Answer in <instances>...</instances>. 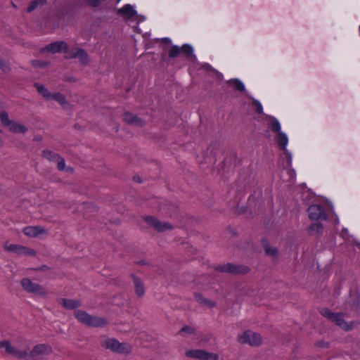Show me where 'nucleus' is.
Segmentation results:
<instances>
[{
	"instance_id": "nucleus-1",
	"label": "nucleus",
	"mask_w": 360,
	"mask_h": 360,
	"mask_svg": "<svg viewBox=\"0 0 360 360\" xmlns=\"http://www.w3.org/2000/svg\"><path fill=\"white\" fill-rule=\"evenodd\" d=\"M320 312L322 316H325L330 321L334 323L335 325L345 331L352 330L357 327L359 324V322L357 321L347 322L343 319V315L342 314L333 313L330 309L326 308L322 309Z\"/></svg>"
},
{
	"instance_id": "nucleus-2",
	"label": "nucleus",
	"mask_w": 360,
	"mask_h": 360,
	"mask_svg": "<svg viewBox=\"0 0 360 360\" xmlns=\"http://www.w3.org/2000/svg\"><path fill=\"white\" fill-rule=\"evenodd\" d=\"M74 315L81 323L91 327L104 326L107 324L106 320L103 317L91 316L84 311L77 310Z\"/></svg>"
},
{
	"instance_id": "nucleus-3",
	"label": "nucleus",
	"mask_w": 360,
	"mask_h": 360,
	"mask_svg": "<svg viewBox=\"0 0 360 360\" xmlns=\"http://www.w3.org/2000/svg\"><path fill=\"white\" fill-rule=\"evenodd\" d=\"M237 340L242 345L259 347L262 345L263 339L259 333L251 330H246L237 335Z\"/></svg>"
},
{
	"instance_id": "nucleus-4",
	"label": "nucleus",
	"mask_w": 360,
	"mask_h": 360,
	"mask_svg": "<svg viewBox=\"0 0 360 360\" xmlns=\"http://www.w3.org/2000/svg\"><path fill=\"white\" fill-rule=\"evenodd\" d=\"M0 349L11 354L13 357L17 359H25L28 356V348L27 346L24 347H17L12 345L11 342L8 340H0Z\"/></svg>"
},
{
	"instance_id": "nucleus-5",
	"label": "nucleus",
	"mask_w": 360,
	"mask_h": 360,
	"mask_svg": "<svg viewBox=\"0 0 360 360\" xmlns=\"http://www.w3.org/2000/svg\"><path fill=\"white\" fill-rule=\"evenodd\" d=\"M1 123L13 133L24 134L28 131L25 124L11 120L6 112H1Z\"/></svg>"
},
{
	"instance_id": "nucleus-6",
	"label": "nucleus",
	"mask_w": 360,
	"mask_h": 360,
	"mask_svg": "<svg viewBox=\"0 0 360 360\" xmlns=\"http://www.w3.org/2000/svg\"><path fill=\"white\" fill-rule=\"evenodd\" d=\"M22 288L30 293L36 294L37 295L45 297L47 295L46 290L41 285L32 282L30 278H25L21 282Z\"/></svg>"
},
{
	"instance_id": "nucleus-7",
	"label": "nucleus",
	"mask_w": 360,
	"mask_h": 360,
	"mask_svg": "<svg viewBox=\"0 0 360 360\" xmlns=\"http://www.w3.org/2000/svg\"><path fill=\"white\" fill-rule=\"evenodd\" d=\"M4 248L6 252H12L18 255L34 257L37 255L35 250L18 244H11L6 243L4 245Z\"/></svg>"
},
{
	"instance_id": "nucleus-8",
	"label": "nucleus",
	"mask_w": 360,
	"mask_h": 360,
	"mask_svg": "<svg viewBox=\"0 0 360 360\" xmlns=\"http://www.w3.org/2000/svg\"><path fill=\"white\" fill-rule=\"evenodd\" d=\"M185 356L188 359H196L199 360H217L218 356L215 354L208 353L203 349H188Z\"/></svg>"
},
{
	"instance_id": "nucleus-9",
	"label": "nucleus",
	"mask_w": 360,
	"mask_h": 360,
	"mask_svg": "<svg viewBox=\"0 0 360 360\" xmlns=\"http://www.w3.org/2000/svg\"><path fill=\"white\" fill-rule=\"evenodd\" d=\"M53 352L52 347L50 345L42 343L36 345L29 352L28 356L32 359L44 357Z\"/></svg>"
},
{
	"instance_id": "nucleus-10",
	"label": "nucleus",
	"mask_w": 360,
	"mask_h": 360,
	"mask_svg": "<svg viewBox=\"0 0 360 360\" xmlns=\"http://www.w3.org/2000/svg\"><path fill=\"white\" fill-rule=\"evenodd\" d=\"M145 221L155 230L159 232L172 230L174 226L169 222L160 221L156 217L147 216L144 218Z\"/></svg>"
},
{
	"instance_id": "nucleus-11",
	"label": "nucleus",
	"mask_w": 360,
	"mask_h": 360,
	"mask_svg": "<svg viewBox=\"0 0 360 360\" xmlns=\"http://www.w3.org/2000/svg\"><path fill=\"white\" fill-rule=\"evenodd\" d=\"M217 269L221 272L232 273L236 274H245L249 272L250 269L244 265H234L232 264H226L219 265Z\"/></svg>"
},
{
	"instance_id": "nucleus-12",
	"label": "nucleus",
	"mask_w": 360,
	"mask_h": 360,
	"mask_svg": "<svg viewBox=\"0 0 360 360\" xmlns=\"http://www.w3.org/2000/svg\"><path fill=\"white\" fill-rule=\"evenodd\" d=\"M309 218L311 220L319 221L325 219L326 214L322 206L319 205H312L308 208Z\"/></svg>"
},
{
	"instance_id": "nucleus-13",
	"label": "nucleus",
	"mask_w": 360,
	"mask_h": 360,
	"mask_svg": "<svg viewBox=\"0 0 360 360\" xmlns=\"http://www.w3.org/2000/svg\"><path fill=\"white\" fill-rule=\"evenodd\" d=\"M67 58H79L80 62L86 64L89 61L87 53L82 49L75 48L70 51L66 56Z\"/></svg>"
},
{
	"instance_id": "nucleus-14",
	"label": "nucleus",
	"mask_w": 360,
	"mask_h": 360,
	"mask_svg": "<svg viewBox=\"0 0 360 360\" xmlns=\"http://www.w3.org/2000/svg\"><path fill=\"white\" fill-rule=\"evenodd\" d=\"M23 233L28 237L35 238L41 234H46L47 230L41 226H29L23 229Z\"/></svg>"
},
{
	"instance_id": "nucleus-15",
	"label": "nucleus",
	"mask_w": 360,
	"mask_h": 360,
	"mask_svg": "<svg viewBox=\"0 0 360 360\" xmlns=\"http://www.w3.org/2000/svg\"><path fill=\"white\" fill-rule=\"evenodd\" d=\"M68 49V45L64 41H56L54 43L47 45L41 49L42 52H51L53 53H60Z\"/></svg>"
},
{
	"instance_id": "nucleus-16",
	"label": "nucleus",
	"mask_w": 360,
	"mask_h": 360,
	"mask_svg": "<svg viewBox=\"0 0 360 360\" xmlns=\"http://www.w3.org/2000/svg\"><path fill=\"white\" fill-rule=\"evenodd\" d=\"M51 100L56 101L63 109L68 110L71 108L65 95L60 92H53Z\"/></svg>"
},
{
	"instance_id": "nucleus-17",
	"label": "nucleus",
	"mask_w": 360,
	"mask_h": 360,
	"mask_svg": "<svg viewBox=\"0 0 360 360\" xmlns=\"http://www.w3.org/2000/svg\"><path fill=\"white\" fill-rule=\"evenodd\" d=\"M123 120L127 124L138 127H141L144 124V122L141 119L130 112L124 113L123 115Z\"/></svg>"
},
{
	"instance_id": "nucleus-18",
	"label": "nucleus",
	"mask_w": 360,
	"mask_h": 360,
	"mask_svg": "<svg viewBox=\"0 0 360 360\" xmlns=\"http://www.w3.org/2000/svg\"><path fill=\"white\" fill-rule=\"evenodd\" d=\"M58 302L68 309H74L80 307V302L77 300L60 298Z\"/></svg>"
},
{
	"instance_id": "nucleus-19",
	"label": "nucleus",
	"mask_w": 360,
	"mask_h": 360,
	"mask_svg": "<svg viewBox=\"0 0 360 360\" xmlns=\"http://www.w3.org/2000/svg\"><path fill=\"white\" fill-rule=\"evenodd\" d=\"M117 13L127 18H131L137 14L136 10L130 4L124 5L122 8L118 10Z\"/></svg>"
},
{
	"instance_id": "nucleus-20",
	"label": "nucleus",
	"mask_w": 360,
	"mask_h": 360,
	"mask_svg": "<svg viewBox=\"0 0 360 360\" xmlns=\"http://www.w3.org/2000/svg\"><path fill=\"white\" fill-rule=\"evenodd\" d=\"M195 299L200 305L207 308L211 309L216 306L215 302L204 297L201 294H195Z\"/></svg>"
},
{
	"instance_id": "nucleus-21",
	"label": "nucleus",
	"mask_w": 360,
	"mask_h": 360,
	"mask_svg": "<svg viewBox=\"0 0 360 360\" xmlns=\"http://www.w3.org/2000/svg\"><path fill=\"white\" fill-rule=\"evenodd\" d=\"M119 341L115 338H107L103 340L101 343L103 347L110 349L113 352H115L117 347L119 345Z\"/></svg>"
},
{
	"instance_id": "nucleus-22",
	"label": "nucleus",
	"mask_w": 360,
	"mask_h": 360,
	"mask_svg": "<svg viewBox=\"0 0 360 360\" xmlns=\"http://www.w3.org/2000/svg\"><path fill=\"white\" fill-rule=\"evenodd\" d=\"M132 278L134 284L136 294L139 297L143 296L145 293V287L142 281L135 276H133Z\"/></svg>"
},
{
	"instance_id": "nucleus-23",
	"label": "nucleus",
	"mask_w": 360,
	"mask_h": 360,
	"mask_svg": "<svg viewBox=\"0 0 360 360\" xmlns=\"http://www.w3.org/2000/svg\"><path fill=\"white\" fill-rule=\"evenodd\" d=\"M34 86L45 100L51 101L53 93H51L43 84L36 83Z\"/></svg>"
},
{
	"instance_id": "nucleus-24",
	"label": "nucleus",
	"mask_w": 360,
	"mask_h": 360,
	"mask_svg": "<svg viewBox=\"0 0 360 360\" xmlns=\"http://www.w3.org/2000/svg\"><path fill=\"white\" fill-rule=\"evenodd\" d=\"M115 353L128 354L132 352V346L127 342H119Z\"/></svg>"
},
{
	"instance_id": "nucleus-25",
	"label": "nucleus",
	"mask_w": 360,
	"mask_h": 360,
	"mask_svg": "<svg viewBox=\"0 0 360 360\" xmlns=\"http://www.w3.org/2000/svg\"><path fill=\"white\" fill-rule=\"evenodd\" d=\"M276 139L278 144L281 148V149L283 150H285L288 143V138L287 135L283 131H279V133L277 134Z\"/></svg>"
},
{
	"instance_id": "nucleus-26",
	"label": "nucleus",
	"mask_w": 360,
	"mask_h": 360,
	"mask_svg": "<svg viewBox=\"0 0 360 360\" xmlns=\"http://www.w3.org/2000/svg\"><path fill=\"white\" fill-rule=\"evenodd\" d=\"M268 126L273 131L276 132V134L279 133V131H281V124L278 120H276L275 117H269Z\"/></svg>"
},
{
	"instance_id": "nucleus-27",
	"label": "nucleus",
	"mask_w": 360,
	"mask_h": 360,
	"mask_svg": "<svg viewBox=\"0 0 360 360\" xmlns=\"http://www.w3.org/2000/svg\"><path fill=\"white\" fill-rule=\"evenodd\" d=\"M227 82L239 91H244L245 90L244 84L238 79H231Z\"/></svg>"
},
{
	"instance_id": "nucleus-28",
	"label": "nucleus",
	"mask_w": 360,
	"mask_h": 360,
	"mask_svg": "<svg viewBox=\"0 0 360 360\" xmlns=\"http://www.w3.org/2000/svg\"><path fill=\"white\" fill-rule=\"evenodd\" d=\"M56 162H57V168L60 171L72 172V169L71 167H66L65 160L61 156H60Z\"/></svg>"
},
{
	"instance_id": "nucleus-29",
	"label": "nucleus",
	"mask_w": 360,
	"mask_h": 360,
	"mask_svg": "<svg viewBox=\"0 0 360 360\" xmlns=\"http://www.w3.org/2000/svg\"><path fill=\"white\" fill-rule=\"evenodd\" d=\"M43 156L46 159H47L50 161H53V162H56L57 160V159H58V158L60 157V155L58 154L55 153L49 150L43 151Z\"/></svg>"
},
{
	"instance_id": "nucleus-30",
	"label": "nucleus",
	"mask_w": 360,
	"mask_h": 360,
	"mask_svg": "<svg viewBox=\"0 0 360 360\" xmlns=\"http://www.w3.org/2000/svg\"><path fill=\"white\" fill-rule=\"evenodd\" d=\"M181 49V52L184 53L186 57L191 56L193 54V47L189 44H184Z\"/></svg>"
},
{
	"instance_id": "nucleus-31",
	"label": "nucleus",
	"mask_w": 360,
	"mask_h": 360,
	"mask_svg": "<svg viewBox=\"0 0 360 360\" xmlns=\"http://www.w3.org/2000/svg\"><path fill=\"white\" fill-rule=\"evenodd\" d=\"M181 49L178 46H172L169 51V56L170 58H175L181 53Z\"/></svg>"
},
{
	"instance_id": "nucleus-32",
	"label": "nucleus",
	"mask_w": 360,
	"mask_h": 360,
	"mask_svg": "<svg viewBox=\"0 0 360 360\" xmlns=\"http://www.w3.org/2000/svg\"><path fill=\"white\" fill-rule=\"evenodd\" d=\"M309 230H310L311 232L319 233L322 230V225L319 222H315L313 224H311V226H310Z\"/></svg>"
},
{
	"instance_id": "nucleus-33",
	"label": "nucleus",
	"mask_w": 360,
	"mask_h": 360,
	"mask_svg": "<svg viewBox=\"0 0 360 360\" xmlns=\"http://www.w3.org/2000/svg\"><path fill=\"white\" fill-rule=\"evenodd\" d=\"M179 333L180 334H184V333L195 334V330L193 327H191V326H184L181 329V330L179 331Z\"/></svg>"
},
{
	"instance_id": "nucleus-34",
	"label": "nucleus",
	"mask_w": 360,
	"mask_h": 360,
	"mask_svg": "<svg viewBox=\"0 0 360 360\" xmlns=\"http://www.w3.org/2000/svg\"><path fill=\"white\" fill-rule=\"evenodd\" d=\"M32 64L36 68H44L49 65V63L39 60H32Z\"/></svg>"
},
{
	"instance_id": "nucleus-35",
	"label": "nucleus",
	"mask_w": 360,
	"mask_h": 360,
	"mask_svg": "<svg viewBox=\"0 0 360 360\" xmlns=\"http://www.w3.org/2000/svg\"><path fill=\"white\" fill-rule=\"evenodd\" d=\"M0 70L4 72H8L11 70V68L8 64L0 58Z\"/></svg>"
},
{
	"instance_id": "nucleus-36",
	"label": "nucleus",
	"mask_w": 360,
	"mask_h": 360,
	"mask_svg": "<svg viewBox=\"0 0 360 360\" xmlns=\"http://www.w3.org/2000/svg\"><path fill=\"white\" fill-rule=\"evenodd\" d=\"M265 253L271 257H276L278 255V251L274 248L266 247L265 248Z\"/></svg>"
},
{
	"instance_id": "nucleus-37",
	"label": "nucleus",
	"mask_w": 360,
	"mask_h": 360,
	"mask_svg": "<svg viewBox=\"0 0 360 360\" xmlns=\"http://www.w3.org/2000/svg\"><path fill=\"white\" fill-rule=\"evenodd\" d=\"M41 2L40 1H32L29 6L27 7V12H32V11H34L36 8L38 7V6L39 4H41Z\"/></svg>"
},
{
	"instance_id": "nucleus-38",
	"label": "nucleus",
	"mask_w": 360,
	"mask_h": 360,
	"mask_svg": "<svg viewBox=\"0 0 360 360\" xmlns=\"http://www.w3.org/2000/svg\"><path fill=\"white\" fill-rule=\"evenodd\" d=\"M252 105L256 107V110L258 113H263V108L262 104L256 99H252Z\"/></svg>"
},
{
	"instance_id": "nucleus-39",
	"label": "nucleus",
	"mask_w": 360,
	"mask_h": 360,
	"mask_svg": "<svg viewBox=\"0 0 360 360\" xmlns=\"http://www.w3.org/2000/svg\"><path fill=\"white\" fill-rule=\"evenodd\" d=\"M86 2L92 7L98 6L102 2L105 0H86Z\"/></svg>"
},
{
	"instance_id": "nucleus-40",
	"label": "nucleus",
	"mask_w": 360,
	"mask_h": 360,
	"mask_svg": "<svg viewBox=\"0 0 360 360\" xmlns=\"http://www.w3.org/2000/svg\"><path fill=\"white\" fill-rule=\"evenodd\" d=\"M317 346L320 347H328V342H325L323 341H320V342H317Z\"/></svg>"
},
{
	"instance_id": "nucleus-41",
	"label": "nucleus",
	"mask_w": 360,
	"mask_h": 360,
	"mask_svg": "<svg viewBox=\"0 0 360 360\" xmlns=\"http://www.w3.org/2000/svg\"><path fill=\"white\" fill-rule=\"evenodd\" d=\"M41 269V270H42V271H46V270H47V269H48V266H41V269Z\"/></svg>"
},
{
	"instance_id": "nucleus-42",
	"label": "nucleus",
	"mask_w": 360,
	"mask_h": 360,
	"mask_svg": "<svg viewBox=\"0 0 360 360\" xmlns=\"http://www.w3.org/2000/svg\"><path fill=\"white\" fill-rule=\"evenodd\" d=\"M0 122H1V114L0 115Z\"/></svg>"
},
{
	"instance_id": "nucleus-43",
	"label": "nucleus",
	"mask_w": 360,
	"mask_h": 360,
	"mask_svg": "<svg viewBox=\"0 0 360 360\" xmlns=\"http://www.w3.org/2000/svg\"><path fill=\"white\" fill-rule=\"evenodd\" d=\"M121 0H117L118 2H120Z\"/></svg>"
}]
</instances>
